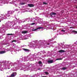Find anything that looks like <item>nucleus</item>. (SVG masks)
Wrapping results in <instances>:
<instances>
[{
	"label": "nucleus",
	"instance_id": "nucleus-1",
	"mask_svg": "<svg viewBox=\"0 0 77 77\" xmlns=\"http://www.w3.org/2000/svg\"><path fill=\"white\" fill-rule=\"evenodd\" d=\"M28 6L30 8H32V7H34V5L33 4H28Z\"/></svg>",
	"mask_w": 77,
	"mask_h": 77
},
{
	"label": "nucleus",
	"instance_id": "nucleus-2",
	"mask_svg": "<svg viewBox=\"0 0 77 77\" xmlns=\"http://www.w3.org/2000/svg\"><path fill=\"white\" fill-rule=\"evenodd\" d=\"M53 62V60H49L48 61V63H52Z\"/></svg>",
	"mask_w": 77,
	"mask_h": 77
},
{
	"label": "nucleus",
	"instance_id": "nucleus-3",
	"mask_svg": "<svg viewBox=\"0 0 77 77\" xmlns=\"http://www.w3.org/2000/svg\"><path fill=\"white\" fill-rule=\"evenodd\" d=\"M59 53H64V52H65V51L64 50H60L59 51Z\"/></svg>",
	"mask_w": 77,
	"mask_h": 77
},
{
	"label": "nucleus",
	"instance_id": "nucleus-4",
	"mask_svg": "<svg viewBox=\"0 0 77 77\" xmlns=\"http://www.w3.org/2000/svg\"><path fill=\"white\" fill-rule=\"evenodd\" d=\"M6 53V51H0V54H4V53Z\"/></svg>",
	"mask_w": 77,
	"mask_h": 77
},
{
	"label": "nucleus",
	"instance_id": "nucleus-5",
	"mask_svg": "<svg viewBox=\"0 0 77 77\" xmlns=\"http://www.w3.org/2000/svg\"><path fill=\"white\" fill-rule=\"evenodd\" d=\"M22 33L23 34H26V33H27V31H22Z\"/></svg>",
	"mask_w": 77,
	"mask_h": 77
},
{
	"label": "nucleus",
	"instance_id": "nucleus-6",
	"mask_svg": "<svg viewBox=\"0 0 77 77\" xmlns=\"http://www.w3.org/2000/svg\"><path fill=\"white\" fill-rule=\"evenodd\" d=\"M50 15H56V13H54V12H52L50 14Z\"/></svg>",
	"mask_w": 77,
	"mask_h": 77
},
{
	"label": "nucleus",
	"instance_id": "nucleus-7",
	"mask_svg": "<svg viewBox=\"0 0 77 77\" xmlns=\"http://www.w3.org/2000/svg\"><path fill=\"white\" fill-rule=\"evenodd\" d=\"M15 77V75H14V73H13V74H11L10 77Z\"/></svg>",
	"mask_w": 77,
	"mask_h": 77
},
{
	"label": "nucleus",
	"instance_id": "nucleus-8",
	"mask_svg": "<svg viewBox=\"0 0 77 77\" xmlns=\"http://www.w3.org/2000/svg\"><path fill=\"white\" fill-rule=\"evenodd\" d=\"M23 50L24 51H29V50L27 49L24 48Z\"/></svg>",
	"mask_w": 77,
	"mask_h": 77
},
{
	"label": "nucleus",
	"instance_id": "nucleus-9",
	"mask_svg": "<svg viewBox=\"0 0 77 77\" xmlns=\"http://www.w3.org/2000/svg\"><path fill=\"white\" fill-rule=\"evenodd\" d=\"M67 69L66 67H64L62 68V69H63V70H65V69Z\"/></svg>",
	"mask_w": 77,
	"mask_h": 77
},
{
	"label": "nucleus",
	"instance_id": "nucleus-10",
	"mask_svg": "<svg viewBox=\"0 0 77 77\" xmlns=\"http://www.w3.org/2000/svg\"><path fill=\"white\" fill-rule=\"evenodd\" d=\"M25 2L21 3H20V5H25Z\"/></svg>",
	"mask_w": 77,
	"mask_h": 77
},
{
	"label": "nucleus",
	"instance_id": "nucleus-11",
	"mask_svg": "<svg viewBox=\"0 0 77 77\" xmlns=\"http://www.w3.org/2000/svg\"><path fill=\"white\" fill-rule=\"evenodd\" d=\"M72 32H73V33H77V31H75L74 30H72Z\"/></svg>",
	"mask_w": 77,
	"mask_h": 77
},
{
	"label": "nucleus",
	"instance_id": "nucleus-12",
	"mask_svg": "<svg viewBox=\"0 0 77 77\" xmlns=\"http://www.w3.org/2000/svg\"><path fill=\"white\" fill-rule=\"evenodd\" d=\"M38 29H44V28L42 27H39L38 28H37Z\"/></svg>",
	"mask_w": 77,
	"mask_h": 77
},
{
	"label": "nucleus",
	"instance_id": "nucleus-13",
	"mask_svg": "<svg viewBox=\"0 0 77 77\" xmlns=\"http://www.w3.org/2000/svg\"><path fill=\"white\" fill-rule=\"evenodd\" d=\"M62 60V59L60 58L57 59H56V60Z\"/></svg>",
	"mask_w": 77,
	"mask_h": 77
},
{
	"label": "nucleus",
	"instance_id": "nucleus-14",
	"mask_svg": "<svg viewBox=\"0 0 77 77\" xmlns=\"http://www.w3.org/2000/svg\"><path fill=\"white\" fill-rule=\"evenodd\" d=\"M38 30V28H37V29H32V31H35V30Z\"/></svg>",
	"mask_w": 77,
	"mask_h": 77
},
{
	"label": "nucleus",
	"instance_id": "nucleus-15",
	"mask_svg": "<svg viewBox=\"0 0 77 77\" xmlns=\"http://www.w3.org/2000/svg\"><path fill=\"white\" fill-rule=\"evenodd\" d=\"M7 35H13L14 34H7Z\"/></svg>",
	"mask_w": 77,
	"mask_h": 77
},
{
	"label": "nucleus",
	"instance_id": "nucleus-16",
	"mask_svg": "<svg viewBox=\"0 0 77 77\" xmlns=\"http://www.w3.org/2000/svg\"><path fill=\"white\" fill-rule=\"evenodd\" d=\"M43 5H47V3H46V2H43Z\"/></svg>",
	"mask_w": 77,
	"mask_h": 77
},
{
	"label": "nucleus",
	"instance_id": "nucleus-17",
	"mask_svg": "<svg viewBox=\"0 0 77 77\" xmlns=\"http://www.w3.org/2000/svg\"><path fill=\"white\" fill-rule=\"evenodd\" d=\"M38 63L39 64H41V63H42V62L41 61H39L38 62Z\"/></svg>",
	"mask_w": 77,
	"mask_h": 77
},
{
	"label": "nucleus",
	"instance_id": "nucleus-18",
	"mask_svg": "<svg viewBox=\"0 0 77 77\" xmlns=\"http://www.w3.org/2000/svg\"><path fill=\"white\" fill-rule=\"evenodd\" d=\"M62 32H65V31L63 29H62L61 30Z\"/></svg>",
	"mask_w": 77,
	"mask_h": 77
},
{
	"label": "nucleus",
	"instance_id": "nucleus-19",
	"mask_svg": "<svg viewBox=\"0 0 77 77\" xmlns=\"http://www.w3.org/2000/svg\"><path fill=\"white\" fill-rule=\"evenodd\" d=\"M45 73L46 74H48V73L47 72H45Z\"/></svg>",
	"mask_w": 77,
	"mask_h": 77
},
{
	"label": "nucleus",
	"instance_id": "nucleus-20",
	"mask_svg": "<svg viewBox=\"0 0 77 77\" xmlns=\"http://www.w3.org/2000/svg\"><path fill=\"white\" fill-rule=\"evenodd\" d=\"M16 42V40H13V41L12 42Z\"/></svg>",
	"mask_w": 77,
	"mask_h": 77
},
{
	"label": "nucleus",
	"instance_id": "nucleus-21",
	"mask_svg": "<svg viewBox=\"0 0 77 77\" xmlns=\"http://www.w3.org/2000/svg\"><path fill=\"white\" fill-rule=\"evenodd\" d=\"M31 24L32 25H34V24H35V23H31Z\"/></svg>",
	"mask_w": 77,
	"mask_h": 77
},
{
	"label": "nucleus",
	"instance_id": "nucleus-22",
	"mask_svg": "<svg viewBox=\"0 0 77 77\" xmlns=\"http://www.w3.org/2000/svg\"><path fill=\"white\" fill-rule=\"evenodd\" d=\"M28 39V38H25L24 39H25V40H26V39Z\"/></svg>",
	"mask_w": 77,
	"mask_h": 77
},
{
	"label": "nucleus",
	"instance_id": "nucleus-23",
	"mask_svg": "<svg viewBox=\"0 0 77 77\" xmlns=\"http://www.w3.org/2000/svg\"><path fill=\"white\" fill-rule=\"evenodd\" d=\"M73 27H70V29H71V28H73Z\"/></svg>",
	"mask_w": 77,
	"mask_h": 77
},
{
	"label": "nucleus",
	"instance_id": "nucleus-24",
	"mask_svg": "<svg viewBox=\"0 0 77 77\" xmlns=\"http://www.w3.org/2000/svg\"><path fill=\"white\" fill-rule=\"evenodd\" d=\"M41 69H38V70H40Z\"/></svg>",
	"mask_w": 77,
	"mask_h": 77
},
{
	"label": "nucleus",
	"instance_id": "nucleus-25",
	"mask_svg": "<svg viewBox=\"0 0 77 77\" xmlns=\"http://www.w3.org/2000/svg\"><path fill=\"white\" fill-rule=\"evenodd\" d=\"M48 45H50V44H48Z\"/></svg>",
	"mask_w": 77,
	"mask_h": 77
},
{
	"label": "nucleus",
	"instance_id": "nucleus-26",
	"mask_svg": "<svg viewBox=\"0 0 77 77\" xmlns=\"http://www.w3.org/2000/svg\"><path fill=\"white\" fill-rule=\"evenodd\" d=\"M51 17H53V16L51 15Z\"/></svg>",
	"mask_w": 77,
	"mask_h": 77
},
{
	"label": "nucleus",
	"instance_id": "nucleus-27",
	"mask_svg": "<svg viewBox=\"0 0 77 77\" xmlns=\"http://www.w3.org/2000/svg\"><path fill=\"white\" fill-rule=\"evenodd\" d=\"M0 22H1V20H0Z\"/></svg>",
	"mask_w": 77,
	"mask_h": 77
},
{
	"label": "nucleus",
	"instance_id": "nucleus-28",
	"mask_svg": "<svg viewBox=\"0 0 77 77\" xmlns=\"http://www.w3.org/2000/svg\"><path fill=\"white\" fill-rule=\"evenodd\" d=\"M76 8H77V7H76Z\"/></svg>",
	"mask_w": 77,
	"mask_h": 77
}]
</instances>
